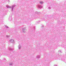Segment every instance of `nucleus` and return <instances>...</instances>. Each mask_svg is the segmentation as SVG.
<instances>
[{
    "mask_svg": "<svg viewBox=\"0 0 66 66\" xmlns=\"http://www.w3.org/2000/svg\"><path fill=\"white\" fill-rule=\"evenodd\" d=\"M40 4H43V2H40Z\"/></svg>",
    "mask_w": 66,
    "mask_h": 66,
    "instance_id": "1",
    "label": "nucleus"
}]
</instances>
